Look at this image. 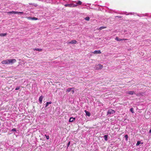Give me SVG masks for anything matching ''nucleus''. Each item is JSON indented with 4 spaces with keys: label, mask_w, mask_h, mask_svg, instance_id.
Listing matches in <instances>:
<instances>
[{
    "label": "nucleus",
    "mask_w": 151,
    "mask_h": 151,
    "mask_svg": "<svg viewBox=\"0 0 151 151\" xmlns=\"http://www.w3.org/2000/svg\"><path fill=\"white\" fill-rule=\"evenodd\" d=\"M103 67L102 65L100 64H98V65H96L94 68L95 70H99L101 69Z\"/></svg>",
    "instance_id": "obj_1"
},
{
    "label": "nucleus",
    "mask_w": 151,
    "mask_h": 151,
    "mask_svg": "<svg viewBox=\"0 0 151 151\" xmlns=\"http://www.w3.org/2000/svg\"><path fill=\"white\" fill-rule=\"evenodd\" d=\"M115 113V111L114 110L110 109L108 110L107 115H111Z\"/></svg>",
    "instance_id": "obj_2"
},
{
    "label": "nucleus",
    "mask_w": 151,
    "mask_h": 151,
    "mask_svg": "<svg viewBox=\"0 0 151 151\" xmlns=\"http://www.w3.org/2000/svg\"><path fill=\"white\" fill-rule=\"evenodd\" d=\"M76 6V5H75L73 4H65V7H74Z\"/></svg>",
    "instance_id": "obj_3"
},
{
    "label": "nucleus",
    "mask_w": 151,
    "mask_h": 151,
    "mask_svg": "<svg viewBox=\"0 0 151 151\" xmlns=\"http://www.w3.org/2000/svg\"><path fill=\"white\" fill-rule=\"evenodd\" d=\"M8 60L9 61V63H13L16 61V60L15 59H8Z\"/></svg>",
    "instance_id": "obj_4"
},
{
    "label": "nucleus",
    "mask_w": 151,
    "mask_h": 151,
    "mask_svg": "<svg viewBox=\"0 0 151 151\" xmlns=\"http://www.w3.org/2000/svg\"><path fill=\"white\" fill-rule=\"evenodd\" d=\"M1 63L3 64H7L9 63V61L8 60H3L1 62Z\"/></svg>",
    "instance_id": "obj_5"
},
{
    "label": "nucleus",
    "mask_w": 151,
    "mask_h": 151,
    "mask_svg": "<svg viewBox=\"0 0 151 151\" xmlns=\"http://www.w3.org/2000/svg\"><path fill=\"white\" fill-rule=\"evenodd\" d=\"M77 41L75 40H73L68 42V44H75L77 43Z\"/></svg>",
    "instance_id": "obj_6"
},
{
    "label": "nucleus",
    "mask_w": 151,
    "mask_h": 151,
    "mask_svg": "<svg viewBox=\"0 0 151 151\" xmlns=\"http://www.w3.org/2000/svg\"><path fill=\"white\" fill-rule=\"evenodd\" d=\"M101 53L100 50H95L93 52V53L96 54H100Z\"/></svg>",
    "instance_id": "obj_7"
},
{
    "label": "nucleus",
    "mask_w": 151,
    "mask_h": 151,
    "mask_svg": "<svg viewBox=\"0 0 151 151\" xmlns=\"http://www.w3.org/2000/svg\"><path fill=\"white\" fill-rule=\"evenodd\" d=\"M84 111L86 113V115L88 116H90L91 115V114L89 112L87 111L86 110H85Z\"/></svg>",
    "instance_id": "obj_8"
},
{
    "label": "nucleus",
    "mask_w": 151,
    "mask_h": 151,
    "mask_svg": "<svg viewBox=\"0 0 151 151\" xmlns=\"http://www.w3.org/2000/svg\"><path fill=\"white\" fill-rule=\"evenodd\" d=\"M127 93L128 94L132 95L133 94H134V92L133 91H128L127 92Z\"/></svg>",
    "instance_id": "obj_9"
},
{
    "label": "nucleus",
    "mask_w": 151,
    "mask_h": 151,
    "mask_svg": "<svg viewBox=\"0 0 151 151\" xmlns=\"http://www.w3.org/2000/svg\"><path fill=\"white\" fill-rule=\"evenodd\" d=\"M27 18L28 19H30L32 20H37L38 19L37 18H36L35 17H28Z\"/></svg>",
    "instance_id": "obj_10"
},
{
    "label": "nucleus",
    "mask_w": 151,
    "mask_h": 151,
    "mask_svg": "<svg viewBox=\"0 0 151 151\" xmlns=\"http://www.w3.org/2000/svg\"><path fill=\"white\" fill-rule=\"evenodd\" d=\"M43 97L42 96H40L39 98V101L40 104L42 103Z\"/></svg>",
    "instance_id": "obj_11"
},
{
    "label": "nucleus",
    "mask_w": 151,
    "mask_h": 151,
    "mask_svg": "<svg viewBox=\"0 0 151 151\" xmlns=\"http://www.w3.org/2000/svg\"><path fill=\"white\" fill-rule=\"evenodd\" d=\"M75 120V118L71 117L69 119V122H73Z\"/></svg>",
    "instance_id": "obj_12"
},
{
    "label": "nucleus",
    "mask_w": 151,
    "mask_h": 151,
    "mask_svg": "<svg viewBox=\"0 0 151 151\" xmlns=\"http://www.w3.org/2000/svg\"><path fill=\"white\" fill-rule=\"evenodd\" d=\"M8 13L9 14H17V12L14 11H12L11 12H8Z\"/></svg>",
    "instance_id": "obj_13"
},
{
    "label": "nucleus",
    "mask_w": 151,
    "mask_h": 151,
    "mask_svg": "<svg viewBox=\"0 0 151 151\" xmlns=\"http://www.w3.org/2000/svg\"><path fill=\"white\" fill-rule=\"evenodd\" d=\"M34 50H36L37 51H41L42 50V49H39V48H34L33 49Z\"/></svg>",
    "instance_id": "obj_14"
},
{
    "label": "nucleus",
    "mask_w": 151,
    "mask_h": 151,
    "mask_svg": "<svg viewBox=\"0 0 151 151\" xmlns=\"http://www.w3.org/2000/svg\"><path fill=\"white\" fill-rule=\"evenodd\" d=\"M106 28V27L102 26L100 27L98 29L99 30H101L103 29H105Z\"/></svg>",
    "instance_id": "obj_15"
},
{
    "label": "nucleus",
    "mask_w": 151,
    "mask_h": 151,
    "mask_svg": "<svg viewBox=\"0 0 151 151\" xmlns=\"http://www.w3.org/2000/svg\"><path fill=\"white\" fill-rule=\"evenodd\" d=\"M108 135H106L104 136V139L105 141H106L107 140Z\"/></svg>",
    "instance_id": "obj_16"
},
{
    "label": "nucleus",
    "mask_w": 151,
    "mask_h": 151,
    "mask_svg": "<svg viewBox=\"0 0 151 151\" xmlns=\"http://www.w3.org/2000/svg\"><path fill=\"white\" fill-rule=\"evenodd\" d=\"M7 33H1L0 34V36H4L6 35Z\"/></svg>",
    "instance_id": "obj_17"
},
{
    "label": "nucleus",
    "mask_w": 151,
    "mask_h": 151,
    "mask_svg": "<svg viewBox=\"0 0 151 151\" xmlns=\"http://www.w3.org/2000/svg\"><path fill=\"white\" fill-rule=\"evenodd\" d=\"M115 40H116L117 41H122V40L121 39L119 38L118 37H116L115 39Z\"/></svg>",
    "instance_id": "obj_18"
},
{
    "label": "nucleus",
    "mask_w": 151,
    "mask_h": 151,
    "mask_svg": "<svg viewBox=\"0 0 151 151\" xmlns=\"http://www.w3.org/2000/svg\"><path fill=\"white\" fill-rule=\"evenodd\" d=\"M72 88H68L66 90V92H69L71 91V90L72 89Z\"/></svg>",
    "instance_id": "obj_19"
},
{
    "label": "nucleus",
    "mask_w": 151,
    "mask_h": 151,
    "mask_svg": "<svg viewBox=\"0 0 151 151\" xmlns=\"http://www.w3.org/2000/svg\"><path fill=\"white\" fill-rule=\"evenodd\" d=\"M52 103L51 102H47L46 103V107L48 105L50 104H51Z\"/></svg>",
    "instance_id": "obj_20"
},
{
    "label": "nucleus",
    "mask_w": 151,
    "mask_h": 151,
    "mask_svg": "<svg viewBox=\"0 0 151 151\" xmlns=\"http://www.w3.org/2000/svg\"><path fill=\"white\" fill-rule=\"evenodd\" d=\"M77 3L78 4L81 5L82 4V2L81 1H78Z\"/></svg>",
    "instance_id": "obj_21"
},
{
    "label": "nucleus",
    "mask_w": 151,
    "mask_h": 151,
    "mask_svg": "<svg viewBox=\"0 0 151 151\" xmlns=\"http://www.w3.org/2000/svg\"><path fill=\"white\" fill-rule=\"evenodd\" d=\"M133 108H131L130 109V111L132 113H134V111H133Z\"/></svg>",
    "instance_id": "obj_22"
},
{
    "label": "nucleus",
    "mask_w": 151,
    "mask_h": 151,
    "mask_svg": "<svg viewBox=\"0 0 151 151\" xmlns=\"http://www.w3.org/2000/svg\"><path fill=\"white\" fill-rule=\"evenodd\" d=\"M90 18L89 17H86L85 18V19L87 21H89V20Z\"/></svg>",
    "instance_id": "obj_23"
},
{
    "label": "nucleus",
    "mask_w": 151,
    "mask_h": 151,
    "mask_svg": "<svg viewBox=\"0 0 151 151\" xmlns=\"http://www.w3.org/2000/svg\"><path fill=\"white\" fill-rule=\"evenodd\" d=\"M140 144V141H138L137 142V144H136V146H138V145H139Z\"/></svg>",
    "instance_id": "obj_24"
},
{
    "label": "nucleus",
    "mask_w": 151,
    "mask_h": 151,
    "mask_svg": "<svg viewBox=\"0 0 151 151\" xmlns=\"http://www.w3.org/2000/svg\"><path fill=\"white\" fill-rule=\"evenodd\" d=\"M125 137L126 138V140H127L128 138V135L127 134L125 135Z\"/></svg>",
    "instance_id": "obj_25"
},
{
    "label": "nucleus",
    "mask_w": 151,
    "mask_h": 151,
    "mask_svg": "<svg viewBox=\"0 0 151 151\" xmlns=\"http://www.w3.org/2000/svg\"><path fill=\"white\" fill-rule=\"evenodd\" d=\"M20 86L17 87L16 88H15V90H17L19 89L20 88Z\"/></svg>",
    "instance_id": "obj_26"
},
{
    "label": "nucleus",
    "mask_w": 151,
    "mask_h": 151,
    "mask_svg": "<svg viewBox=\"0 0 151 151\" xmlns=\"http://www.w3.org/2000/svg\"><path fill=\"white\" fill-rule=\"evenodd\" d=\"M45 136L46 137V138L47 139H49V136H47L46 135H45Z\"/></svg>",
    "instance_id": "obj_27"
},
{
    "label": "nucleus",
    "mask_w": 151,
    "mask_h": 151,
    "mask_svg": "<svg viewBox=\"0 0 151 151\" xmlns=\"http://www.w3.org/2000/svg\"><path fill=\"white\" fill-rule=\"evenodd\" d=\"M23 14V12H17V14Z\"/></svg>",
    "instance_id": "obj_28"
},
{
    "label": "nucleus",
    "mask_w": 151,
    "mask_h": 151,
    "mask_svg": "<svg viewBox=\"0 0 151 151\" xmlns=\"http://www.w3.org/2000/svg\"><path fill=\"white\" fill-rule=\"evenodd\" d=\"M70 144V142L69 141L67 144V147H68L69 146Z\"/></svg>",
    "instance_id": "obj_29"
},
{
    "label": "nucleus",
    "mask_w": 151,
    "mask_h": 151,
    "mask_svg": "<svg viewBox=\"0 0 151 151\" xmlns=\"http://www.w3.org/2000/svg\"><path fill=\"white\" fill-rule=\"evenodd\" d=\"M121 40H122V41H123V40H128V39H124V38L121 39Z\"/></svg>",
    "instance_id": "obj_30"
},
{
    "label": "nucleus",
    "mask_w": 151,
    "mask_h": 151,
    "mask_svg": "<svg viewBox=\"0 0 151 151\" xmlns=\"http://www.w3.org/2000/svg\"><path fill=\"white\" fill-rule=\"evenodd\" d=\"M12 131H16V129L15 128H13L12 129Z\"/></svg>",
    "instance_id": "obj_31"
},
{
    "label": "nucleus",
    "mask_w": 151,
    "mask_h": 151,
    "mask_svg": "<svg viewBox=\"0 0 151 151\" xmlns=\"http://www.w3.org/2000/svg\"><path fill=\"white\" fill-rule=\"evenodd\" d=\"M116 17H118L119 18H121L122 17H121V16H117Z\"/></svg>",
    "instance_id": "obj_32"
},
{
    "label": "nucleus",
    "mask_w": 151,
    "mask_h": 151,
    "mask_svg": "<svg viewBox=\"0 0 151 151\" xmlns=\"http://www.w3.org/2000/svg\"><path fill=\"white\" fill-rule=\"evenodd\" d=\"M149 132L150 133L151 132V129H150L149 131Z\"/></svg>",
    "instance_id": "obj_33"
},
{
    "label": "nucleus",
    "mask_w": 151,
    "mask_h": 151,
    "mask_svg": "<svg viewBox=\"0 0 151 151\" xmlns=\"http://www.w3.org/2000/svg\"><path fill=\"white\" fill-rule=\"evenodd\" d=\"M72 91L73 93L74 92V90H72Z\"/></svg>",
    "instance_id": "obj_34"
}]
</instances>
